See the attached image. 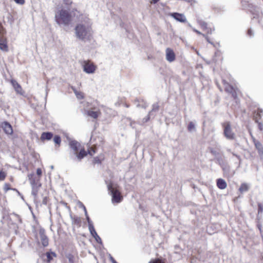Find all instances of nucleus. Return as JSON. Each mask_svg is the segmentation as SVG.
Segmentation results:
<instances>
[{
    "label": "nucleus",
    "instance_id": "5701e85b",
    "mask_svg": "<svg viewBox=\"0 0 263 263\" xmlns=\"http://www.w3.org/2000/svg\"><path fill=\"white\" fill-rule=\"evenodd\" d=\"M46 256L47 257L48 261H50L53 258V257L55 256V253L51 252V253H47Z\"/></svg>",
    "mask_w": 263,
    "mask_h": 263
},
{
    "label": "nucleus",
    "instance_id": "a878e982",
    "mask_svg": "<svg viewBox=\"0 0 263 263\" xmlns=\"http://www.w3.org/2000/svg\"><path fill=\"white\" fill-rule=\"evenodd\" d=\"M6 175L5 172L1 171L0 172V180H4L6 177Z\"/></svg>",
    "mask_w": 263,
    "mask_h": 263
},
{
    "label": "nucleus",
    "instance_id": "0eeeda50",
    "mask_svg": "<svg viewBox=\"0 0 263 263\" xmlns=\"http://www.w3.org/2000/svg\"><path fill=\"white\" fill-rule=\"evenodd\" d=\"M39 237L43 246L46 247L48 245V239L45 234V232L41 230L39 232Z\"/></svg>",
    "mask_w": 263,
    "mask_h": 263
},
{
    "label": "nucleus",
    "instance_id": "c756f323",
    "mask_svg": "<svg viewBox=\"0 0 263 263\" xmlns=\"http://www.w3.org/2000/svg\"><path fill=\"white\" fill-rule=\"evenodd\" d=\"M258 212L262 213L263 212V205L261 203H259L258 204Z\"/></svg>",
    "mask_w": 263,
    "mask_h": 263
},
{
    "label": "nucleus",
    "instance_id": "2f4dec72",
    "mask_svg": "<svg viewBox=\"0 0 263 263\" xmlns=\"http://www.w3.org/2000/svg\"><path fill=\"white\" fill-rule=\"evenodd\" d=\"M206 30H207V34H211L212 33L213 31L214 30V28H208V29H206Z\"/></svg>",
    "mask_w": 263,
    "mask_h": 263
},
{
    "label": "nucleus",
    "instance_id": "f03ea898",
    "mask_svg": "<svg viewBox=\"0 0 263 263\" xmlns=\"http://www.w3.org/2000/svg\"><path fill=\"white\" fill-rule=\"evenodd\" d=\"M73 14L75 15L73 11L69 13L67 10L61 9L55 12V21L59 25H67L72 21Z\"/></svg>",
    "mask_w": 263,
    "mask_h": 263
},
{
    "label": "nucleus",
    "instance_id": "bb28decb",
    "mask_svg": "<svg viewBox=\"0 0 263 263\" xmlns=\"http://www.w3.org/2000/svg\"><path fill=\"white\" fill-rule=\"evenodd\" d=\"M193 31H194V32H195L196 33H197V34H202L204 37H205V39H206V41H207L208 42H209V43H211V42L209 41V37H208L207 36H206L205 35H204V34H202L200 31H198L197 30H196V29H193Z\"/></svg>",
    "mask_w": 263,
    "mask_h": 263
},
{
    "label": "nucleus",
    "instance_id": "473e14b6",
    "mask_svg": "<svg viewBox=\"0 0 263 263\" xmlns=\"http://www.w3.org/2000/svg\"><path fill=\"white\" fill-rule=\"evenodd\" d=\"M63 2L66 5H70L72 3L71 0H63Z\"/></svg>",
    "mask_w": 263,
    "mask_h": 263
},
{
    "label": "nucleus",
    "instance_id": "72a5a7b5",
    "mask_svg": "<svg viewBox=\"0 0 263 263\" xmlns=\"http://www.w3.org/2000/svg\"><path fill=\"white\" fill-rule=\"evenodd\" d=\"M149 263H164V262H163L162 261H161V260L158 259H155L152 261H151Z\"/></svg>",
    "mask_w": 263,
    "mask_h": 263
},
{
    "label": "nucleus",
    "instance_id": "cd10ccee",
    "mask_svg": "<svg viewBox=\"0 0 263 263\" xmlns=\"http://www.w3.org/2000/svg\"><path fill=\"white\" fill-rule=\"evenodd\" d=\"M54 142L56 144H60L61 142V138L59 136H56L54 137L53 139Z\"/></svg>",
    "mask_w": 263,
    "mask_h": 263
},
{
    "label": "nucleus",
    "instance_id": "4c0bfd02",
    "mask_svg": "<svg viewBox=\"0 0 263 263\" xmlns=\"http://www.w3.org/2000/svg\"><path fill=\"white\" fill-rule=\"evenodd\" d=\"M4 33V29L3 28L0 23V34H3Z\"/></svg>",
    "mask_w": 263,
    "mask_h": 263
},
{
    "label": "nucleus",
    "instance_id": "6e6552de",
    "mask_svg": "<svg viewBox=\"0 0 263 263\" xmlns=\"http://www.w3.org/2000/svg\"><path fill=\"white\" fill-rule=\"evenodd\" d=\"M170 15L174 18L177 21L184 23L185 22L186 20L185 16L181 13H172L170 14Z\"/></svg>",
    "mask_w": 263,
    "mask_h": 263
},
{
    "label": "nucleus",
    "instance_id": "9d476101",
    "mask_svg": "<svg viewBox=\"0 0 263 263\" xmlns=\"http://www.w3.org/2000/svg\"><path fill=\"white\" fill-rule=\"evenodd\" d=\"M2 127L6 134L11 135L13 133L11 125L8 122H4L2 124Z\"/></svg>",
    "mask_w": 263,
    "mask_h": 263
},
{
    "label": "nucleus",
    "instance_id": "c85d7f7f",
    "mask_svg": "<svg viewBox=\"0 0 263 263\" xmlns=\"http://www.w3.org/2000/svg\"><path fill=\"white\" fill-rule=\"evenodd\" d=\"M88 154L92 156L96 153V150H95V148L94 147H90L88 150Z\"/></svg>",
    "mask_w": 263,
    "mask_h": 263
},
{
    "label": "nucleus",
    "instance_id": "c9c22d12",
    "mask_svg": "<svg viewBox=\"0 0 263 263\" xmlns=\"http://www.w3.org/2000/svg\"><path fill=\"white\" fill-rule=\"evenodd\" d=\"M248 35H249L250 36H251L253 35V32L251 29H250L248 30Z\"/></svg>",
    "mask_w": 263,
    "mask_h": 263
},
{
    "label": "nucleus",
    "instance_id": "393cba45",
    "mask_svg": "<svg viewBox=\"0 0 263 263\" xmlns=\"http://www.w3.org/2000/svg\"><path fill=\"white\" fill-rule=\"evenodd\" d=\"M74 92H75V94H76L77 97L79 99H81L83 98L84 96H83V93L82 92H79V91H74Z\"/></svg>",
    "mask_w": 263,
    "mask_h": 263
},
{
    "label": "nucleus",
    "instance_id": "20e7f679",
    "mask_svg": "<svg viewBox=\"0 0 263 263\" xmlns=\"http://www.w3.org/2000/svg\"><path fill=\"white\" fill-rule=\"evenodd\" d=\"M83 70L87 73H93L96 69V66L90 61H84L83 65Z\"/></svg>",
    "mask_w": 263,
    "mask_h": 263
},
{
    "label": "nucleus",
    "instance_id": "4be33fe9",
    "mask_svg": "<svg viewBox=\"0 0 263 263\" xmlns=\"http://www.w3.org/2000/svg\"><path fill=\"white\" fill-rule=\"evenodd\" d=\"M198 23L203 30H206L208 29L207 24L204 22L199 21Z\"/></svg>",
    "mask_w": 263,
    "mask_h": 263
},
{
    "label": "nucleus",
    "instance_id": "9b49d317",
    "mask_svg": "<svg viewBox=\"0 0 263 263\" xmlns=\"http://www.w3.org/2000/svg\"><path fill=\"white\" fill-rule=\"evenodd\" d=\"M11 83L16 92L23 95V91L21 86L15 81H12Z\"/></svg>",
    "mask_w": 263,
    "mask_h": 263
},
{
    "label": "nucleus",
    "instance_id": "b1692460",
    "mask_svg": "<svg viewBox=\"0 0 263 263\" xmlns=\"http://www.w3.org/2000/svg\"><path fill=\"white\" fill-rule=\"evenodd\" d=\"M263 110L261 109H258L257 114L255 116V118L257 120V119H260L261 116V114L262 113Z\"/></svg>",
    "mask_w": 263,
    "mask_h": 263
},
{
    "label": "nucleus",
    "instance_id": "2eb2a0df",
    "mask_svg": "<svg viewBox=\"0 0 263 263\" xmlns=\"http://www.w3.org/2000/svg\"><path fill=\"white\" fill-rule=\"evenodd\" d=\"M88 115L91 117L96 119L100 115V112L99 110H89L88 111Z\"/></svg>",
    "mask_w": 263,
    "mask_h": 263
},
{
    "label": "nucleus",
    "instance_id": "7c9ffc66",
    "mask_svg": "<svg viewBox=\"0 0 263 263\" xmlns=\"http://www.w3.org/2000/svg\"><path fill=\"white\" fill-rule=\"evenodd\" d=\"M14 2L19 5H24L25 3V0H14Z\"/></svg>",
    "mask_w": 263,
    "mask_h": 263
},
{
    "label": "nucleus",
    "instance_id": "a211bd4d",
    "mask_svg": "<svg viewBox=\"0 0 263 263\" xmlns=\"http://www.w3.org/2000/svg\"><path fill=\"white\" fill-rule=\"evenodd\" d=\"M255 145L256 148L258 150L260 154H263V147L262 144L259 141H255Z\"/></svg>",
    "mask_w": 263,
    "mask_h": 263
},
{
    "label": "nucleus",
    "instance_id": "aec40b11",
    "mask_svg": "<svg viewBox=\"0 0 263 263\" xmlns=\"http://www.w3.org/2000/svg\"><path fill=\"white\" fill-rule=\"evenodd\" d=\"M249 189V186L248 184L243 183L242 184L241 186L239 187V191L241 192H243L245 191H247Z\"/></svg>",
    "mask_w": 263,
    "mask_h": 263
},
{
    "label": "nucleus",
    "instance_id": "ddd939ff",
    "mask_svg": "<svg viewBox=\"0 0 263 263\" xmlns=\"http://www.w3.org/2000/svg\"><path fill=\"white\" fill-rule=\"evenodd\" d=\"M224 127V134L225 136L228 139H230V128L229 123H226L223 125Z\"/></svg>",
    "mask_w": 263,
    "mask_h": 263
},
{
    "label": "nucleus",
    "instance_id": "423d86ee",
    "mask_svg": "<svg viewBox=\"0 0 263 263\" xmlns=\"http://www.w3.org/2000/svg\"><path fill=\"white\" fill-rule=\"evenodd\" d=\"M166 59L170 62H172L175 60V54L173 50L169 48H167L165 51Z\"/></svg>",
    "mask_w": 263,
    "mask_h": 263
},
{
    "label": "nucleus",
    "instance_id": "1a4fd4ad",
    "mask_svg": "<svg viewBox=\"0 0 263 263\" xmlns=\"http://www.w3.org/2000/svg\"><path fill=\"white\" fill-rule=\"evenodd\" d=\"M0 49L4 52H7L8 51L7 40L3 37L0 38Z\"/></svg>",
    "mask_w": 263,
    "mask_h": 263
},
{
    "label": "nucleus",
    "instance_id": "f704fd0d",
    "mask_svg": "<svg viewBox=\"0 0 263 263\" xmlns=\"http://www.w3.org/2000/svg\"><path fill=\"white\" fill-rule=\"evenodd\" d=\"M36 174L40 177L42 175V171L41 168H39L36 170Z\"/></svg>",
    "mask_w": 263,
    "mask_h": 263
},
{
    "label": "nucleus",
    "instance_id": "58836bf2",
    "mask_svg": "<svg viewBox=\"0 0 263 263\" xmlns=\"http://www.w3.org/2000/svg\"><path fill=\"white\" fill-rule=\"evenodd\" d=\"M110 260L112 262V263H118L112 256L110 257Z\"/></svg>",
    "mask_w": 263,
    "mask_h": 263
},
{
    "label": "nucleus",
    "instance_id": "ea45409f",
    "mask_svg": "<svg viewBox=\"0 0 263 263\" xmlns=\"http://www.w3.org/2000/svg\"><path fill=\"white\" fill-rule=\"evenodd\" d=\"M159 0H149L150 3L151 4H155Z\"/></svg>",
    "mask_w": 263,
    "mask_h": 263
},
{
    "label": "nucleus",
    "instance_id": "f257e3e1",
    "mask_svg": "<svg viewBox=\"0 0 263 263\" xmlns=\"http://www.w3.org/2000/svg\"><path fill=\"white\" fill-rule=\"evenodd\" d=\"M74 30L76 36L79 40H84L88 38L92 33L89 20L86 17L84 23L76 25Z\"/></svg>",
    "mask_w": 263,
    "mask_h": 263
},
{
    "label": "nucleus",
    "instance_id": "4468645a",
    "mask_svg": "<svg viewBox=\"0 0 263 263\" xmlns=\"http://www.w3.org/2000/svg\"><path fill=\"white\" fill-rule=\"evenodd\" d=\"M217 185L220 189H224L227 187V183L224 180L219 179L217 180Z\"/></svg>",
    "mask_w": 263,
    "mask_h": 263
},
{
    "label": "nucleus",
    "instance_id": "e433bc0d",
    "mask_svg": "<svg viewBox=\"0 0 263 263\" xmlns=\"http://www.w3.org/2000/svg\"><path fill=\"white\" fill-rule=\"evenodd\" d=\"M94 161L95 163H100L101 160L99 159L98 157H96L94 158Z\"/></svg>",
    "mask_w": 263,
    "mask_h": 263
},
{
    "label": "nucleus",
    "instance_id": "37998d69",
    "mask_svg": "<svg viewBox=\"0 0 263 263\" xmlns=\"http://www.w3.org/2000/svg\"><path fill=\"white\" fill-rule=\"evenodd\" d=\"M259 128L261 130H262V127L261 125L259 124Z\"/></svg>",
    "mask_w": 263,
    "mask_h": 263
},
{
    "label": "nucleus",
    "instance_id": "6ab92c4d",
    "mask_svg": "<svg viewBox=\"0 0 263 263\" xmlns=\"http://www.w3.org/2000/svg\"><path fill=\"white\" fill-rule=\"evenodd\" d=\"M187 129L190 132H195L196 130L195 123L193 122H190L187 126Z\"/></svg>",
    "mask_w": 263,
    "mask_h": 263
},
{
    "label": "nucleus",
    "instance_id": "412c9836",
    "mask_svg": "<svg viewBox=\"0 0 263 263\" xmlns=\"http://www.w3.org/2000/svg\"><path fill=\"white\" fill-rule=\"evenodd\" d=\"M4 190L5 192H7L9 190H13L15 191L16 192H17L18 193H19L18 191L16 189H11L10 185L9 184H8V183H5L4 184Z\"/></svg>",
    "mask_w": 263,
    "mask_h": 263
},
{
    "label": "nucleus",
    "instance_id": "f3484780",
    "mask_svg": "<svg viewBox=\"0 0 263 263\" xmlns=\"http://www.w3.org/2000/svg\"><path fill=\"white\" fill-rule=\"evenodd\" d=\"M87 155L86 152L84 149H81L79 154H77V157L79 160L82 159Z\"/></svg>",
    "mask_w": 263,
    "mask_h": 263
},
{
    "label": "nucleus",
    "instance_id": "f8f14e48",
    "mask_svg": "<svg viewBox=\"0 0 263 263\" xmlns=\"http://www.w3.org/2000/svg\"><path fill=\"white\" fill-rule=\"evenodd\" d=\"M69 145L71 148L76 153H77L80 144L76 141H71L69 143Z\"/></svg>",
    "mask_w": 263,
    "mask_h": 263
},
{
    "label": "nucleus",
    "instance_id": "c03bdc74",
    "mask_svg": "<svg viewBox=\"0 0 263 263\" xmlns=\"http://www.w3.org/2000/svg\"><path fill=\"white\" fill-rule=\"evenodd\" d=\"M84 210H85V211H86V209H85V208H84ZM85 214L87 215V212H86V211H85Z\"/></svg>",
    "mask_w": 263,
    "mask_h": 263
},
{
    "label": "nucleus",
    "instance_id": "39448f33",
    "mask_svg": "<svg viewBox=\"0 0 263 263\" xmlns=\"http://www.w3.org/2000/svg\"><path fill=\"white\" fill-rule=\"evenodd\" d=\"M87 219L89 223V231L92 235V236L95 238L96 240L98 243H101V239L100 237L98 236L97 232H96L95 228L92 224L90 223V220L88 217H87Z\"/></svg>",
    "mask_w": 263,
    "mask_h": 263
},
{
    "label": "nucleus",
    "instance_id": "7ed1b4c3",
    "mask_svg": "<svg viewBox=\"0 0 263 263\" xmlns=\"http://www.w3.org/2000/svg\"><path fill=\"white\" fill-rule=\"evenodd\" d=\"M108 189L112 196V202L118 203L120 202L123 199L119 190V187L117 184L109 183L108 185Z\"/></svg>",
    "mask_w": 263,
    "mask_h": 263
},
{
    "label": "nucleus",
    "instance_id": "dca6fc26",
    "mask_svg": "<svg viewBox=\"0 0 263 263\" xmlns=\"http://www.w3.org/2000/svg\"><path fill=\"white\" fill-rule=\"evenodd\" d=\"M53 135L51 133H43L41 137L42 140H49L52 138Z\"/></svg>",
    "mask_w": 263,
    "mask_h": 263
},
{
    "label": "nucleus",
    "instance_id": "79ce46f5",
    "mask_svg": "<svg viewBox=\"0 0 263 263\" xmlns=\"http://www.w3.org/2000/svg\"><path fill=\"white\" fill-rule=\"evenodd\" d=\"M32 194H33L34 196H36V195H37V192H36V191H32Z\"/></svg>",
    "mask_w": 263,
    "mask_h": 263
},
{
    "label": "nucleus",
    "instance_id": "a19ab883",
    "mask_svg": "<svg viewBox=\"0 0 263 263\" xmlns=\"http://www.w3.org/2000/svg\"><path fill=\"white\" fill-rule=\"evenodd\" d=\"M158 109V105L157 104H155L154 105L153 109L157 110Z\"/></svg>",
    "mask_w": 263,
    "mask_h": 263
}]
</instances>
